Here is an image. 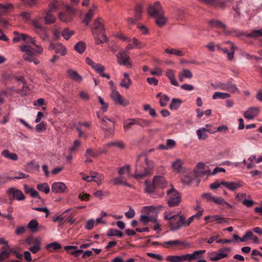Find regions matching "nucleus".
I'll use <instances>...</instances> for the list:
<instances>
[{"mask_svg":"<svg viewBox=\"0 0 262 262\" xmlns=\"http://www.w3.org/2000/svg\"><path fill=\"white\" fill-rule=\"evenodd\" d=\"M92 33L96 43L102 44L107 41V37L105 35V29L100 18L96 19L95 20Z\"/></svg>","mask_w":262,"mask_h":262,"instance_id":"1","label":"nucleus"},{"mask_svg":"<svg viewBox=\"0 0 262 262\" xmlns=\"http://www.w3.org/2000/svg\"><path fill=\"white\" fill-rule=\"evenodd\" d=\"M171 189L167 191L166 193L168 196L167 201L168 206L172 207L179 205L181 202V195L171 185Z\"/></svg>","mask_w":262,"mask_h":262,"instance_id":"2","label":"nucleus"},{"mask_svg":"<svg viewBox=\"0 0 262 262\" xmlns=\"http://www.w3.org/2000/svg\"><path fill=\"white\" fill-rule=\"evenodd\" d=\"M146 167L144 172L140 170V166H137L135 172V178L137 179H141L144 177L150 174L154 169L155 165L152 161H149L147 158L145 159Z\"/></svg>","mask_w":262,"mask_h":262,"instance_id":"3","label":"nucleus"},{"mask_svg":"<svg viewBox=\"0 0 262 262\" xmlns=\"http://www.w3.org/2000/svg\"><path fill=\"white\" fill-rule=\"evenodd\" d=\"M20 50L25 52L23 55V58L29 62H33L35 64H38L40 63V61L34 58L35 56V52L33 51V48L28 45H24L20 47Z\"/></svg>","mask_w":262,"mask_h":262,"instance_id":"4","label":"nucleus"},{"mask_svg":"<svg viewBox=\"0 0 262 262\" xmlns=\"http://www.w3.org/2000/svg\"><path fill=\"white\" fill-rule=\"evenodd\" d=\"M65 8L66 11L59 12L58 17L63 23H68L72 20L76 11L74 8L68 5H66Z\"/></svg>","mask_w":262,"mask_h":262,"instance_id":"5","label":"nucleus"},{"mask_svg":"<svg viewBox=\"0 0 262 262\" xmlns=\"http://www.w3.org/2000/svg\"><path fill=\"white\" fill-rule=\"evenodd\" d=\"M116 58L118 63L120 66H125L127 68H131L132 62L130 61L129 54L121 50L116 55Z\"/></svg>","mask_w":262,"mask_h":262,"instance_id":"6","label":"nucleus"},{"mask_svg":"<svg viewBox=\"0 0 262 262\" xmlns=\"http://www.w3.org/2000/svg\"><path fill=\"white\" fill-rule=\"evenodd\" d=\"M147 12L150 17H154L164 12L163 9L159 2H156L153 4H149Z\"/></svg>","mask_w":262,"mask_h":262,"instance_id":"7","label":"nucleus"},{"mask_svg":"<svg viewBox=\"0 0 262 262\" xmlns=\"http://www.w3.org/2000/svg\"><path fill=\"white\" fill-rule=\"evenodd\" d=\"M184 223V216L178 214L173 215V219L169 222L172 231L179 230Z\"/></svg>","mask_w":262,"mask_h":262,"instance_id":"8","label":"nucleus"},{"mask_svg":"<svg viewBox=\"0 0 262 262\" xmlns=\"http://www.w3.org/2000/svg\"><path fill=\"white\" fill-rule=\"evenodd\" d=\"M217 87L221 90L226 91L230 93H239L237 86L229 81L227 82H220L217 84Z\"/></svg>","mask_w":262,"mask_h":262,"instance_id":"9","label":"nucleus"},{"mask_svg":"<svg viewBox=\"0 0 262 262\" xmlns=\"http://www.w3.org/2000/svg\"><path fill=\"white\" fill-rule=\"evenodd\" d=\"M111 97L115 103L120 104L122 106H126L129 104V101L123 98L118 91L113 89L111 94Z\"/></svg>","mask_w":262,"mask_h":262,"instance_id":"10","label":"nucleus"},{"mask_svg":"<svg viewBox=\"0 0 262 262\" xmlns=\"http://www.w3.org/2000/svg\"><path fill=\"white\" fill-rule=\"evenodd\" d=\"M193 172L197 176H200L203 174L209 176L211 174L208 166L202 162H200L196 165Z\"/></svg>","mask_w":262,"mask_h":262,"instance_id":"11","label":"nucleus"},{"mask_svg":"<svg viewBox=\"0 0 262 262\" xmlns=\"http://www.w3.org/2000/svg\"><path fill=\"white\" fill-rule=\"evenodd\" d=\"M7 193L8 195L12 196V200L16 199L18 201H23L25 199L22 191L14 187L9 188L7 191Z\"/></svg>","mask_w":262,"mask_h":262,"instance_id":"12","label":"nucleus"},{"mask_svg":"<svg viewBox=\"0 0 262 262\" xmlns=\"http://www.w3.org/2000/svg\"><path fill=\"white\" fill-rule=\"evenodd\" d=\"M260 112L258 107H251L247 109L244 113V117L248 120L253 119L258 116Z\"/></svg>","mask_w":262,"mask_h":262,"instance_id":"13","label":"nucleus"},{"mask_svg":"<svg viewBox=\"0 0 262 262\" xmlns=\"http://www.w3.org/2000/svg\"><path fill=\"white\" fill-rule=\"evenodd\" d=\"M67 186L62 182H54L52 185V191L55 193H61L65 192Z\"/></svg>","mask_w":262,"mask_h":262,"instance_id":"14","label":"nucleus"},{"mask_svg":"<svg viewBox=\"0 0 262 262\" xmlns=\"http://www.w3.org/2000/svg\"><path fill=\"white\" fill-rule=\"evenodd\" d=\"M242 35L246 36L248 38H258L262 37V29L253 30L251 32L246 34L243 32H238L236 34V36H240Z\"/></svg>","mask_w":262,"mask_h":262,"instance_id":"15","label":"nucleus"},{"mask_svg":"<svg viewBox=\"0 0 262 262\" xmlns=\"http://www.w3.org/2000/svg\"><path fill=\"white\" fill-rule=\"evenodd\" d=\"M152 181L156 187L164 188L167 185V182L165 178L162 176H155L154 177Z\"/></svg>","mask_w":262,"mask_h":262,"instance_id":"16","label":"nucleus"},{"mask_svg":"<svg viewBox=\"0 0 262 262\" xmlns=\"http://www.w3.org/2000/svg\"><path fill=\"white\" fill-rule=\"evenodd\" d=\"M97 9V7L96 5H93L92 7H91L88 12V13L85 14V18L83 20V22L86 25H88L90 23L91 20L93 17L94 12Z\"/></svg>","mask_w":262,"mask_h":262,"instance_id":"17","label":"nucleus"},{"mask_svg":"<svg viewBox=\"0 0 262 262\" xmlns=\"http://www.w3.org/2000/svg\"><path fill=\"white\" fill-rule=\"evenodd\" d=\"M67 74L71 79L77 82H80L82 81L83 79L82 76H80L77 72L72 69L68 70Z\"/></svg>","mask_w":262,"mask_h":262,"instance_id":"18","label":"nucleus"},{"mask_svg":"<svg viewBox=\"0 0 262 262\" xmlns=\"http://www.w3.org/2000/svg\"><path fill=\"white\" fill-rule=\"evenodd\" d=\"M45 23L46 25L54 23L56 20V17L52 13V12L47 10L44 16Z\"/></svg>","mask_w":262,"mask_h":262,"instance_id":"19","label":"nucleus"},{"mask_svg":"<svg viewBox=\"0 0 262 262\" xmlns=\"http://www.w3.org/2000/svg\"><path fill=\"white\" fill-rule=\"evenodd\" d=\"M34 32L40 37L43 40L46 41L49 38V35L47 33L46 28L44 26L39 29L34 30Z\"/></svg>","mask_w":262,"mask_h":262,"instance_id":"20","label":"nucleus"},{"mask_svg":"<svg viewBox=\"0 0 262 262\" xmlns=\"http://www.w3.org/2000/svg\"><path fill=\"white\" fill-rule=\"evenodd\" d=\"M196 177L198 176L193 171L189 172L182 179V182L186 185H190Z\"/></svg>","mask_w":262,"mask_h":262,"instance_id":"21","label":"nucleus"},{"mask_svg":"<svg viewBox=\"0 0 262 262\" xmlns=\"http://www.w3.org/2000/svg\"><path fill=\"white\" fill-rule=\"evenodd\" d=\"M166 75L170 81L171 84L174 86H178L179 83L177 82L174 71L172 70L169 69L166 72Z\"/></svg>","mask_w":262,"mask_h":262,"instance_id":"22","label":"nucleus"},{"mask_svg":"<svg viewBox=\"0 0 262 262\" xmlns=\"http://www.w3.org/2000/svg\"><path fill=\"white\" fill-rule=\"evenodd\" d=\"M156 24L160 27H163L167 22V19L164 15V12L154 17Z\"/></svg>","mask_w":262,"mask_h":262,"instance_id":"23","label":"nucleus"},{"mask_svg":"<svg viewBox=\"0 0 262 262\" xmlns=\"http://www.w3.org/2000/svg\"><path fill=\"white\" fill-rule=\"evenodd\" d=\"M27 227L32 233H36L39 231V224L35 219L31 220L27 225Z\"/></svg>","mask_w":262,"mask_h":262,"instance_id":"24","label":"nucleus"},{"mask_svg":"<svg viewBox=\"0 0 262 262\" xmlns=\"http://www.w3.org/2000/svg\"><path fill=\"white\" fill-rule=\"evenodd\" d=\"M227 256L228 254L226 253L212 252L210 254V260L211 261H215Z\"/></svg>","mask_w":262,"mask_h":262,"instance_id":"25","label":"nucleus"},{"mask_svg":"<svg viewBox=\"0 0 262 262\" xmlns=\"http://www.w3.org/2000/svg\"><path fill=\"white\" fill-rule=\"evenodd\" d=\"M65 250L69 251L70 250H74L71 252L73 255H74L76 257L79 256L83 252V250L82 249H77V247L74 246H67L64 247Z\"/></svg>","mask_w":262,"mask_h":262,"instance_id":"26","label":"nucleus"},{"mask_svg":"<svg viewBox=\"0 0 262 262\" xmlns=\"http://www.w3.org/2000/svg\"><path fill=\"white\" fill-rule=\"evenodd\" d=\"M145 191L146 193L147 194H151L155 192L156 186L153 182L151 183L150 182L146 180L145 182Z\"/></svg>","mask_w":262,"mask_h":262,"instance_id":"27","label":"nucleus"},{"mask_svg":"<svg viewBox=\"0 0 262 262\" xmlns=\"http://www.w3.org/2000/svg\"><path fill=\"white\" fill-rule=\"evenodd\" d=\"M183 164V161L180 159H177L172 163L171 167L174 171L180 172L182 169Z\"/></svg>","mask_w":262,"mask_h":262,"instance_id":"28","label":"nucleus"},{"mask_svg":"<svg viewBox=\"0 0 262 262\" xmlns=\"http://www.w3.org/2000/svg\"><path fill=\"white\" fill-rule=\"evenodd\" d=\"M2 155L6 158L14 161L18 159L17 155L13 152H10L8 149H5L2 152Z\"/></svg>","mask_w":262,"mask_h":262,"instance_id":"29","label":"nucleus"},{"mask_svg":"<svg viewBox=\"0 0 262 262\" xmlns=\"http://www.w3.org/2000/svg\"><path fill=\"white\" fill-rule=\"evenodd\" d=\"M75 32L73 30H70L68 28H64L61 32V36L67 40H69L74 34Z\"/></svg>","mask_w":262,"mask_h":262,"instance_id":"30","label":"nucleus"},{"mask_svg":"<svg viewBox=\"0 0 262 262\" xmlns=\"http://www.w3.org/2000/svg\"><path fill=\"white\" fill-rule=\"evenodd\" d=\"M230 94L227 93H222L220 92H215L212 95L213 99H225L230 97Z\"/></svg>","mask_w":262,"mask_h":262,"instance_id":"31","label":"nucleus"},{"mask_svg":"<svg viewBox=\"0 0 262 262\" xmlns=\"http://www.w3.org/2000/svg\"><path fill=\"white\" fill-rule=\"evenodd\" d=\"M208 131V129L206 128H201L198 129L196 130V134L198 138L200 140H205L208 137V135L206 132Z\"/></svg>","mask_w":262,"mask_h":262,"instance_id":"32","label":"nucleus"},{"mask_svg":"<svg viewBox=\"0 0 262 262\" xmlns=\"http://www.w3.org/2000/svg\"><path fill=\"white\" fill-rule=\"evenodd\" d=\"M182 101L178 98H173L169 105V108L172 110H177L180 106Z\"/></svg>","mask_w":262,"mask_h":262,"instance_id":"33","label":"nucleus"},{"mask_svg":"<svg viewBox=\"0 0 262 262\" xmlns=\"http://www.w3.org/2000/svg\"><path fill=\"white\" fill-rule=\"evenodd\" d=\"M115 124V122H113V124L112 127L108 128H103V130L105 132V138H109L113 136L114 134Z\"/></svg>","mask_w":262,"mask_h":262,"instance_id":"34","label":"nucleus"},{"mask_svg":"<svg viewBox=\"0 0 262 262\" xmlns=\"http://www.w3.org/2000/svg\"><path fill=\"white\" fill-rule=\"evenodd\" d=\"M17 80L23 84V86L21 90V94L23 95H27L29 90L24 78L23 77H20L17 78Z\"/></svg>","mask_w":262,"mask_h":262,"instance_id":"35","label":"nucleus"},{"mask_svg":"<svg viewBox=\"0 0 262 262\" xmlns=\"http://www.w3.org/2000/svg\"><path fill=\"white\" fill-rule=\"evenodd\" d=\"M37 189L45 193H48L50 191V187L47 183H43L38 184L36 186Z\"/></svg>","mask_w":262,"mask_h":262,"instance_id":"36","label":"nucleus"},{"mask_svg":"<svg viewBox=\"0 0 262 262\" xmlns=\"http://www.w3.org/2000/svg\"><path fill=\"white\" fill-rule=\"evenodd\" d=\"M225 43H229L230 45L231 51L228 53V59L231 60L233 58L234 52L237 49V47L233 42L230 41H225Z\"/></svg>","mask_w":262,"mask_h":262,"instance_id":"37","label":"nucleus"},{"mask_svg":"<svg viewBox=\"0 0 262 262\" xmlns=\"http://www.w3.org/2000/svg\"><path fill=\"white\" fill-rule=\"evenodd\" d=\"M55 53L56 54H60L61 56H63L67 54V49L61 43H57Z\"/></svg>","mask_w":262,"mask_h":262,"instance_id":"38","label":"nucleus"},{"mask_svg":"<svg viewBox=\"0 0 262 262\" xmlns=\"http://www.w3.org/2000/svg\"><path fill=\"white\" fill-rule=\"evenodd\" d=\"M40 244L41 243L40 241L38 239H36L35 241H34V245L31 247L29 248V250L34 254L37 253L41 249Z\"/></svg>","mask_w":262,"mask_h":262,"instance_id":"39","label":"nucleus"},{"mask_svg":"<svg viewBox=\"0 0 262 262\" xmlns=\"http://www.w3.org/2000/svg\"><path fill=\"white\" fill-rule=\"evenodd\" d=\"M86 46L84 42L79 41L77 43L75 46V50L80 54H81L84 52L85 50Z\"/></svg>","mask_w":262,"mask_h":262,"instance_id":"40","label":"nucleus"},{"mask_svg":"<svg viewBox=\"0 0 262 262\" xmlns=\"http://www.w3.org/2000/svg\"><path fill=\"white\" fill-rule=\"evenodd\" d=\"M106 146H115L119 149H124L125 148V145L122 141H116L114 142H111L106 144Z\"/></svg>","mask_w":262,"mask_h":262,"instance_id":"41","label":"nucleus"},{"mask_svg":"<svg viewBox=\"0 0 262 262\" xmlns=\"http://www.w3.org/2000/svg\"><path fill=\"white\" fill-rule=\"evenodd\" d=\"M213 202L217 204L221 205L224 207L227 206L229 208L232 207L231 205L226 202L220 196L214 197Z\"/></svg>","mask_w":262,"mask_h":262,"instance_id":"42","label":"nucleus"},{"mask_svg":"<svg viewBox=\"0 0 262 262\" xmlns=\"http://www.w3.org/2000/svg\"><path fill=\"white\" fill-rule=\"evenodd\" d=\"M61 248L60 244L57 242H53L47 245L46 248L50 252L57 250Z\"/></svg>","mask_w":262,"mask_h":262,"instance_id":"43","label":"nucleus"},{"mask_svg":"<svg viewBox=\"0 0 262 262\" xmlns=\"http://www.w3.org/2000/svg\"><path fill=\"white\" fill-rule=\"evenodd\" d=\"M209 24L213 27L225 28L226 27V25L223 22L214 19L210 20Z\"/></svg>","mask_w":262,"mask_h":262,"instance_id":"44","label":"nucleus"},{"mask_svg":"<svg viewBox=\"0 0 262 262\" xmlns=\"http://www.w3.org/2000/svg\"><path fill=\"white\" fill-rule=\"evenodd\" d=\"M135 17H136V19H138L139 20L141 18L143 12V7L142 5L138 4L135 8Z\"/></svg>","mask_w":262,"mask_h":262,"instance_id":"45","label":"nucleus"},{"mask_svg":"<svg viewBox=\"0 0 262 262\" xmlns=\"http://www.w3.org/2000/svg\"><path fill=\"white\" fill-rule=\"evenodd\" d=\"M165 51L166 53L178 56H183L184 55V54L182 51L173 48L170 49L167 48Z\"/></svg>","mask_w":262,"mask_h":262,"instance_id":"46","label":"nucleus"},{"mask_svg":"<svg viewBox=\"0 0 262 262\" xmlns=\"http://www.w3.org/2000/svg\"><path fill=\"white\" fill-rule=\"evenodd\" d=\"M107 235L108 236H117L121 238L123 237V233L122 232L119 231L116 229H111L108 230Z\"/></svg>","mask_w":262,"mask_h":262,"instance_id":"47","label":"nucleus"},{"mask_svg":"<svg viewBox=\"0 0 262 262\" xmlns=\"http://www.w3.org/2000/svg\"><path fill=\"white\" fill-rule=\"evenodd\" d=\"M98 102L101 104L102 107L100 111L103 113L106 112L108 109V104L104 101L103 99L101 96L98 97Z\"/></svg>","mask_w":262,"mask_h":262,"instance_id":"48","label":"nucleus"},{"mask_svg":"<svg viewBox=\"0 0 262 262\" xmlns=\"http://www.w3.org/2000/svg\"><path fill=\"white\" fill-rule=\"evenodd\" d=\"M119 174L120 176H122L123 174L125 173H127L128 177L132 176V174L130 172V166L129 165H125L121 167L119 170Z\"/></svg>","mask_w":262,"mask_h":262,"instance_id":"49","label":"nucleus"},{"mask_svg":"<svg viewBox=\"0 0 262 262\" xmlns=\"http://www.w3.org/2000/svg\"><path fill=\"white\" fill-rule=\"evenodd\" d=\"M71 209H72L71 208L68 209L62 214L54 216L53 219V221L54 222H59V223H61L62 221H64L66 217V215H64V214L66 213L69 212Z\"/></svg>","mask_w":262,"mask_h":262,"instance_id":"50","label":"nucleus"},{"mask_svg":"<svg viewBox=\"0 0 262 262\" xmlns=\"http://www.w3.org/2000/svg\"><path fill=\"white\" fill-rule=\"evenodd\" d=\"M136 124V120L134 119H130L128 121L124 122L123 124L124 129L127 131L131 128L132 126Z\"/></svg>","mask_w":262,"mask_h":262,"instance_id":"51","label":"nucleus"},{"mask_svg":"<svg viewBox=\"0 0 262 262\" xmlns=\"http://www.w3.org/2000/svg\"><path fill=\"white\" fill-rule=\"evenodd\" d=\"M102 152L96 153L92 148L86 150L84 156L85 157H98Z\"/></svg>","mask_w":262,"mask_h":262,"instance_id":"52","label":"nucleus"},{"mask_svg":"<svg viewBox=\"0 0 262 262\" xmlns=\"http://www.w3.org/2000/svg\"><path fill=\"white\" fill-rule=\"evenodd\" d=\"M151 124V121L148 120L139 119L136 120V124L143 127L149 126Z\"/></svg>","mask_w":262,"mask_h":262,"instance_id":"53","label":"nucleus"},{"mask_svg":"<svg viewBox=\"0 0 262 262\" xmlns=\"http://www.w3.org/2000/svg\"><path fill=\"white\" fill-rule=\"evenodd\" d=\"M59 6V2L57 0H53L49 4V8L48 11L53 12V11L58 9Z\"/></svg>","mask_w":262,"mask_h":262,"instance_id":"54","label":"nucleus"},{"mask_svg":"<svg viewBox=\"0 0 262 262\" xmlns=\"http://www.w3.org/2000/svg\"><path fill=\"white\" fill-rule=\"evenodd\" d=\"M41 19V17L34 19L32 20V24L34 28V30L39 29L43 26L40 22V20Z\"/></svg>","mask_w":262,"mask_h":262,"instance_id":"55","label":"nucleus"},{"mask_svg":"<svg viewBox=\"0 0 262 262\" xmlns=\"http://www.w3.org/2000/svg\"><path fill=\"white\" fill-rule=\"evenodd\" d=\"M241 186L242 185L239 182H229L228 189L231 191H234Z\"/></svg>","mask_w":262,"mask_h":262,"instance_id":"56","label":"nucleus"},{"mask_svg":"<svg viewBox=\"0 0 262 262\" xmlns=\"http://www.w3.org/2000/svg\"><path fill=\"white\" fill-rule=\"evenodd\" d=\"M132 81L131 79H122L120 82V85L122 88L128 89L132 84Z\"/></svg>","mask_w":262,"mask_h":262,"instance_id":"57","label":"nucleus"},{"mask_svg":"<svg viewBox=\"0 0 262 262\" xmlns=\"http://www.w3.org/2000/svg\"><path fill=\"white\" fill-rule=\"evenodd\" d=\"M12 5L9 4L6 5L0 4V15H3L5 14L8 10L12 8Z\"/></svg>","mask_w":262,"mask_h":262,"instance_id":"58","label":"nucleus"},{"mask_svg":"<svg viewBox=\"0 0 262 262\" xmlns=\"http://www.w3.org/2000/svg\"><path fill=\"white\" fill-rule=\"evenodd\" d=\"M170 262H182L181 256L169 255L166 259Z\"/></svg>","mask_w":262,"mask_h":262,"instance_id":"59","label":"nucleus"},{"mask_svg":"<svg viewBox=\"0 0 262 262\" xmlns=\"http://www.w3.org/2000/svg\"><path fill=\"white\" fill-rule=\"evenodd\" d=\"M97 73L101 74L104 72L105 67L100 63H95L94 67L92 68Z\"/></svg>","mask_w":262,"mask_h":262,"instance_id":"60","label":"nucleus"},{"mask_svg":"<svg viewBox=\"0 0 262 262\" xmlns=\"http://www.w3.org/2000/svg\"><path fill=\"white\" fill-rule=\"evenodd\" d=\"M28 37V36L25 34H20L17 36H15L13 39V42L16 43L19 42L20 40H26Z\"/></svg>","mask_w":262,"mask_h":262,"instance_id":"61","label":"nucleus"},{"mask_svg":"<svg viewBox=\"0 0 262 262\" xmlns=\"http://www.w3.org/2000/svg\"><path fill=\"white\" fill-rule=\"evenodd\" d=\"M17 176L14 177H8V179L9 180H17L23 178H27L29 177V175L25 174V173L21 172H18L16 173Z\"/></svg>","mask_w":262,"mask_h":262,"instance_id":"62","label":"nucleus"},{"mask_svg":"<svg viewBox=\"0 0 262 262\" xmlns=\"http://www.w3.org/2000/svg\"><path fill=\"white\" fill-rule=\"evenodd\" d=\"M169 100V98L167 95H163L160 99V105L162 107H164V106H166Z\"/></svg>","mask_w":262,"mask_h":262,"instance_id":"63","label":"nucleus"},{"mask_svg":"<svg viewBox=\"0 0 262 262\" xmlns=\"http://www.w3.org/2000/svg\"><path fill=\"white\" fill-rule=\"evenodd\" d=\"M166 145L168 149H172L176 146V142L173 139H168L166 140Z\"/></svg>","mask_w":262,"mask_h":262,"instance_id":"64","label":"nucleus"}]
</instances>
